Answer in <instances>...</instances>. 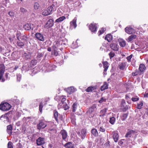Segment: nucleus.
<instances>
[{"label": "nucleus", "instance_id": "8", "mask_svg": "<svg viewBox=\"0 0 148 148\" xmlns=\"http://www.w3.org/2000/svg\"><path fill=\"white\" fill-rule=\"evenodd\" d=\"M89 29L92 32L95 33L97 31L96 24L91 23L89 26Z\"/></svg>", "mask_w": 148, "mask_h": 148}, {"label": "nucleus", "instance_id": "26", "mask_svg": "<svg viewBox=\"0 0 148 148\" xmlns=\"http://www.w3.org/2000/svg\"><path fill=\"white\" fill-rule=\"evenodd\" d=\"M108 84L106 82H104L101 88V91H103L106 89L108 88Z\"/></svg>", "mask_w": 148, "mask_h": 148}, {"label": "nucleus", "instance_id": "10", "mask_svg": "<svg viewBox=\"0 0 148 148\" xmlns=\"http://www.w3.org/2000/svg\"><path fill=\"white\" fill-rule=\"evenodd\" d=\"M5 71L4 65L2 64L0 65V81L1 80Z\"/></svg>", "mask_w": 148, "mask_h": 148}, {"label": "nucleus", "instance_id": "24", "mask_svg": "<svg viewBox=\"0 0 148 148\" xmlns=\"http://www.w3.org/2000/svg\"><path fill=\"white\" fill-rule=\"evenodd\" d=\"M86 136V130L85 129H83L81 130V138L84 139Z\"/></svg>", "mask_w": 148, "mask_h": 148}, {"label": "nucleus", "instance_id": "62", "mask_svg": "<svg viewBox=\"0 0 148 148\" xmlns=\"http://www.w3.org/2000/svg\"><path fill=\"white\" fill-rule=\"evenodd\" d=\"M8 14L11 17L14 16V13L12 12H9L8 13Z\"/></svg>", "mask_w": 148, "mask_h": 148}, {"label": "nucleus", "instance_id": "7", "mask_svg": "<svg viewBox=\"0 0 148 148\" xmlns=\"http://www.w3.org/2000/svg\"><path fill=\"white\" fill-rule=\"evenodd\" d=\"M47 126L46 123L43 122L42 121H40L39 123L37 125V128L39 130L43 129Z\"/></svg>", "mask_w": 148, "mask_h": 148}, {"label": "nucleus", "instance_id": "23", "mask_svg": "<svg viewBox=\"0 0 148 148\" xmlns=\"http://www.w3.org/2000/svg\"><path fill=\"white\" fill-rule=\"evenodd\" d=\"M76 90V89L73 86L68 88L67 89V92L69 94H71V93L74 92Z\"/></svg>", "mask_w": 148, "mask_h": 148}, {"label": "nucleus", "instance_id": "58", "mask_svg": "<svg viewBox=\"0 0 148 148\" xmlns=\"http://www.w3.org/2000/svg\"><path fill=\"white\" fill-rule=\"evenodd\" d=\"M63 107L65 110H67L69 108V107L68 106L67 104L65 103L63 106Z\"/></svg>", "mask_w": 148, "mask_h": 148}, {"label": "nucleus", "instance_id": "31", "mask_svg": "<svg viewBox=\"0 0 148 148\" xmlns=\"http://www.w3.org/2000/svg\"><path fill=\"white\" fill-rule=\"evenodd\" d=\"M95 89V87L90 86L88 87L87 89H86V91L87 92H91L92 90Z\"/></svg>", "mask_w": 148, "mask_h": 148}, {"label": "nucleus", "instance_id": "12", "mask_svg": "<svg viewBox=\"0 0 148 148\" xmlns=\"http://www.w3.org/2000/svg\"><path fill=\"white\" fill-rule=\"evenodd\" d=\"M55 99L57 100L58 101L61 100L62 103V104H64V101H65L66 100V98L63 97H60L58 96H56L55 98Z\"/></svg>", "mask_w": 148, "mask_h": 148}, {"label": "nucleus", "instance_id": "41", "mask_svg": "<svg viewBox=\"0 0 148 148\" xmlns=\"http://www.w3.org/2000/svg\"><path fill=\"white\" fill-rule=\"evenodd\" d=\"M8 75V73H6L5 74V75L4 77H2L1 79V81L2 82H4L6 80V79H7Z\"/></svg>", "mask_w": 148, "mask_h": 148}, {"label": "nucleus", "instance_id": "18", "mask_svg": "<svg viewBox=\"0 0 148 148\" xmlns=\"http://www.w3.org/2000/svg\"><path fill=\"white\" fill-rule=\"evenodd\" d=\"M70 118L71 120L72 123L74 125L76 124V119L75 114L73 113H71L70 115Z\"/></svg>", "mask_w": 148, "mask_h": 148}, {"label": "nucleus", "instance_id": "45", "mask_svg": "<svg viewBox=\"0 0 148 148\" xmlns=\"http://www.w3.org/2000/svg\"><path fill=\"white\" fill-rule=\"evenodd\" d=\"M121 109L124 112L126 111L128 109V107L126 105L123 106H121Z\"/></svg>", "mask_w": 148, "mask_h": 148}, {"label": "nucleus", "instance_id": "30", "mask_svg": "<svg viewBox=\"0 0 148 148\" xmlns=\"http://www.w3.org/2000/svg\"><path fill=\"white\" fill-rule=\"evenodd\" d=\"M112 36L110 34H108L106 36L105 39L107 40L108 42H110L112 39Z\"/></svg>", "mask_w": 148, "mask_h": 148}, {"label": "nucleus", "instance_id": "56", "mask_svg": "<svg viewBox=\"0 0 148 148\" xmlns=\"http://www.w3.org/2000/svg\"><path fill=\"white\" fill-rule=\"evenodd\" d=\"M133 57V55L131 54L129 56H127L126 58L127 59V60L128 62H130L131 61V59Z\"/></svg>", "mask_w": 148, "mask_h": 148}, {"label": "nucleus", "instance_id": "29", "mask_svg": "<svg viewBox=\"0 0 148 148\" xmlns=\"http://www.w3.org/2000/svg\"><path fill=\"white\" fill-rule=\"evenodd\" d=\"M126 64L123 63H121L119 64L118 67L121 70H124Z\"/></svg>", "mask_w": 148, "mask_h": 148}, {"label": "nucleus", "instance_id": "44", "mask_svg": "<svg viewBox=\"0 0 148 148\" xmlns=\"http://www.w3.org/2000/svg\"><path fill=\"white\" fill-rule=\"evenodd\" d=\"M99 130L102 132H104L106 131V128L103 126H100L99 129Z\"/></svg>", "mask_w": 148, "mask_h": 148}, {"label": "nucleus", "instance_id": "48", "mask_svg": "<svg viewBox=\"0 0 148 148\" xmlns=\"http://www.w3.org/2000/svg\"><path fill=\"white\" fill-rule=\"evenodd\" d=\"M3 119H6L7 120H8L9 119L8 117L7 116L4 115H2L0 117V119H1V120H3Z\"/></svg>", "mask_w": 148, "mask_h": 148}, {"label": "nucleus", "instance_id": "61", "mask_svg": "<svg viewBox=\"0 0 148 148\" xmlns=\"http://www.w3.org/2000/svg\"><path fill=\"white\" fill-rule=\"evenodd\" d=\"M125 104L126 103L125 101L124 100H123L121 102V106H122L125 105Z\"/></svg>", "mask_w": 148, "mask_h": 148}, {"label": "nucleus", "instance_id": "40", "mask_svg": "<svg viewBox=\"0 0 148 148\" xmlns=\"http://www.w3.org/2000/svg\"><path fill=\"white\" fill-rule=\"evenodd\" d=\"M140 72L137 70H136L134 72L132 73V75L133 76H136L138 75H140Z\"/></svg>", "mask_w": 148, "mask_h": 148}, {"label": "nucleus", "instance_id": "52", "mask_svg": "<svg viewBox=\"0 0 148 148\" xmlns=\"http://www.w3.org/2000/svg\"><path fill=\"white\" fill-rule=\"evenodd\" d=\"M8 148H13L12 146V143L10 141L9 142L8 144Z\"/></svg>", "mask_w": 148, "mask_h": 148}, {"label": "nucleus", "instance_id": "38", "mask_svg": "<svg viewBox=\"0 0 148 148\" xmlns=\"http://www.w3.org/2000/svg\"><path fill=\"white\" fill-rule=\"evenodd\" d=\"M136 35H132L130 36H129L128 38V39L129 41H131L133 40V39H135L136 38Z\"/></svg>", "mask_w": 148, "mask_h": 148}, {"label": "nucleus", "instance_id": "35", "mask_svg": "<svg viewBox=\"0 0 148 148\" xmlns=\"http://www.w3.org/2000/svg\"><path fill=\"white\" fill-rule=\"evenodd\" d=\"M65 18V17L64 16H62L57 19L56 22H60L64 20Z\"/></svg>", "mask_w": 148, "mask_h": 148}, {"label": "nucleus", "instance_id": "21", "mask_svg": "<svg viewBox=\"0 0 148 148\" xmlns=\"http://www.w3.org/2000/svg\"><path fill=\"white\" fill-rule=\"evenodd\" d=\"M16 36L17 39L18 40H19V39L20 38V39L22 40L26 41L27 39V36L25 35L22 36L20 37V35L18 34H17Z\"/></svg>", "mask_w": 148, "mask_h": 148}, {"label": "nucleus", "instance_id": "46", "mask_svg": "<svg viewBox=\"0 0 148 148\" xmlns=\"http://www.w3.org/2000/svg\"><path fill=\"white\" fill-rule=\"evenodd\" d=\"M42 14L44 16H47L49 15L50 14V13L49 12L47 11L46 10H45L42 12Z\"/></svg>", "mask_w": 148, "mask_h": 148}, {"label": "nucleus", "instance_id": "6", "mask_svg": "<svg viewBox=\"0 0 148 148\" xmlns=\"http://www.w3.org/2000/svg\"><path fill=\"white\" fill-rule=\"evenodd\" d=\"M36 38L39 40L43 42L45 40L44 36L43 34L40 33H36L35 34Z\"/></svg>", "mask_w": 148, "mask_h": 148}, {"label": "nucleus", "instance_id": "3", "mask_svg": "<svg viewBox=\"0 0 148 148\" xmlns=\"http://www.w3.org/2000/svg\"><path fill=\"white\" fill-rule=\"evenodd\" d=\"M37 63V61L36 60H33L31 61L30 62V65L28 66V67H27V66H23L22 68L23 69L26 70V71L29 70L30 68L33 66L36 65Z\"/></svg>", "mask_w": 148, "mask_h": 148}, {"label": "nucleus", "instance_id": "13", "mask_svg": "<svg viewBox=\"0 0 148 148\" xmlns=\"http://www.w3.org/2000/svg\"><path fill=\"white\" fill-rule=\"evenodd\" d=\"M77 18L75 17L72 21L70 23V28L72 29L73 28H75L77 27V24L76 23Z\"/></svg>", "mask_w": 148, "mask_h": 148}, {"label": "nucleus", "instance_id": "5", "mask_svg": "<svg viewBox=\"0 0 148 148\" xmlns=\"http://www.w3.org/2000/svg\"><path fill=\"white\" fill-rule=\"evenodd\" d=\"M37 145H41L45 143V138L39 137L36 140Z\"/></svg>", "mask_w": 148, "mask_h": 148}, {"label": "nucleus", "instance_id": "17", "mask_svg": "<svg viewBox=\"0 0 148 148\" xmlns=\"http://www.w3.org/2000/svg\"><path fill=\"white\" fill-rule=\"evenodd\" d=\"M103 67L104 68L103 74L104 75H106V73H105V72L107 71L108 67V63L107 61L103 62Z\"/></svg>", "mask_w": 148, "mask_h": 148}, {"label": "nucleus", "instance_id": "11", "mask_svg": "<svg viewBox=\"0 0 148 148\" xmlns=\"http://www.w3.org/2000/svg\"><path fill=\"white\" fill-rule=\"evenodd\" d=\"M54 116L56 121H58V119L61 120L62 119V116L60 114H58L57 111H55L54 112Z\"/></svg>", "mask_w": 148, "mask_h": 148}, {"label": "nucleus", "instance_id": "9", "mask_svg": "<svg viewBox=\"0 0 148 148\" xmlns=\"http://www.w3.org/2000/svg\"><path fill=\"white\" fill-rule=\"evenodd\" d=\"M57 7V6H55L54 4H53L50 6L48 7L46 10L51 14L52 11H54L56 10Z\"/></svg>", "mask_w": 148, "mask_h": 148}, {"label": "nucleus", "instance_id": "15", "mask_svg": "<svg viewBox=\"0 0 148 148\" xmlns=\"http://www.w3.org/2000/svg\"><path fill=\"white\" fill-rule=\"evenodd\" d=\"M60 134L62 135V137L63 140L65 139L67 136V133L65 130H62L61 131Z\"/></svg>", "mask_w": 148, "mask_h": 148}, {"label": "nucleus", "instance_id": "37", "mask_svg": "<svg viewBox=\"0 0 148 148\" xmlns=\"http://www.w3.org/2000/svg\"><path fill=\"white\" fill-rule=\"evenodd\" d=\"M20 12L23 14H25L27 12V10L23 7H21L20 8Z\"/></svg>", "mask_w": 148, "mask_h": 148}, {"label": "nucleus", "instance_id": "60", "mask_svg": "<svg viewBox=\"0 0 148 148\" xmlns=\"http://www.w3.org/2000/svg\"><path fill=\"white\" fill-rule=\"evenodd\" d=\"M139 99L138 98L136 97H133L132 98V100L133 101H136L138 100Z\"/></svg>", "mask_w": 148, "mask_h": 148}, {"label": "nucleus", "instance_id": "43", "mask_svg": "<svg viewBox=\"0 0 148 148\" xmlns=\"http://www.w3.org/2000/svg\"><path fill=\"white\" fill-rule=\"evenodd\" d=\"M40 7V5L39 3L37 2H36L34 3V8L37 10Z\"/></svg>", "mask_w": 148, "mask_h": 148}, {"label": "nucleus", "instance_id": "16", "mask_svg": "<svg viewBox=\"0 0 148 148\" xmlns=\"http://www.w3.org/2000/svg\"><path fill=\"white\" fill-rule=\"evenodd\" d=\"M113 137L115 142H117L119 138V136L117 132H113Z\"/></svg>", "mask_w": 148, "mask_h": 148}, {"label": "nucleus", "instance_id": "63", "mask_svg": "<svg viewBox=\"0 0 148 148\" xmlns=\"http://www.w3.org/2000/svg\"><path fill=\"white\" fill-rule=\"evenodd\" d=\"M54 55L57 56L58 55V52L56 50H54V52H53Z\"/></svg>", "mask_w": 148, "mask_h": 148}, {"label": "nucleus", "instance_id": "51", "mask_svg": "<svg viewBox=\"0 0 148 148\" xmlns=\"http://www.w3.org/2000/svg\"><path fill=\"white\" fill-rule=\"evenodd\" d=\"M109 56L110 58L111 59L113 57L114 55L115 54L112 51H111L109 54Z\"/></svg>", "mask_w": 148, "mask_h": 148}, {"label": "nucleus", "instance_id": "1", "mask_svg": "<svg viewBox=\"0 0 148 148\" xmlns=\"http://www.w3.org/2000/svg\"><path fill=\"white\" fill-rule=\"evenodd\" d=\"M96 107L95 105H93L87 111V114L89 117L92 118L94 116L95 114V109Z\"/></svg>", "mask_w": 148, "mask_h": 148}, {"label": "nucleus", "instance_id": "54", "mask_svg": "<svg viewBox=\"0 0 148 148\" xmlns=\"http://www.w3.org/2000/svg\"><path fill=\"white\" fill-rule=\"evenodd\" d=\"M17 80L19 82L21 80V75L19 74L16 75Z\"/></svg>", "mask_w": 148, "mask_h": 148}, {"label": "nucleus", "instance_id": "47", "mask_svg": "<svg viewBox=\"0 0 148 148\" xmlns=\"http://www.w3.org/2000/svg\"><path fill=\"white\" fill-rule=\"evenodd\" d=\"M77 104L75 103H74L72 106V111L73 112H75L76 111L77 108Z\"/></svg>", "mask_w": 148, "mask_h": 148}, {"label": "nucleus", "instance_id": "42", "mask_svg": "<svg viewBox=\"0 0 148 148\" xmlns=\"http://www.w3.org/2000/svg\"><path fill=\"white\" fill-rule=\"evenodd\" d=\"M106 29L105 28H102L101 29V30H100L99 32V33L98 35L99 36L101 34H103L104 32L106 31Z\"/></svg>", "mask_w": 148, "mask_h": 148}, {"label": "nucleus", "instance_id": "4", "mask_svg": "<svg viewBox=\"0 0 148 148\" xmlns=\"http://www.w3.org/2000/svg\"><path fill=\"white\" fill-rule=\"evenodd\" d=\"M54 25V21L53 19H49L46 23L45 25V27L47 29H49L52 27Z\"/></svg>", "mask_w": 148, "mask_h": 148}, {"label": "nucleus", "instance_id": "28", "mask_svg": "<svg viewBox=\"0 0 148 148\" xmlns=\"http://www.w3.org/2000/svg\"><path fill=\"white\" fill-rule=\"evenodd\" d=\"M128 114L127 113L122 114L120 116L121 119L123 121L125 120L128 116Z\"/></svg>", "mask_w": 148, "mask_h": 148}, {"label": "nucleus", "instance_id": "22", "mask_svg": "<svg viewBox=\"0 0 148 148\" xmlns=\"http://www.w3.org/2000/svg\"><path fill=\"white\" fill-rule=\"evenodd\" d=\"M12 127L11 125H8L7 126V131L9 135H11L12 133Z\"/></svg>", "mask_w": 148, "mask_h": 148}, {"label": "nucleus", "instance_id": "64", "mask_svg": "<svg viewBox=\"0 0 148 148\" xmlns=\"http://www.w3.org/2000/svg\"><path fill=\"white\" fill-rule=\"evenodd\" d=\"M123 143V142L122 141V140H120L118 144L119 145H122Z\"/></svg>", "mask_w": 148, "mask_h": 148}, {"label": "nucleus", "instance_id": "33", "mask_svg": "<svg viewBox=\"0 0 148 148\" xmlns=\"http://www.w3.org/2000/svg\"><path fill=\"white\" fill-rule=\"evenodd\" d=\"M31 54L29 53H25L23 54V56L26 59L29 58L31 57Z\"/></svg>", "mask_w": 148, "mask_h": 148}, {"label": "nucleus", "instance_id": "39", "mask_svg": "<svg viewBox=\"0 0 148 148\" xmlns=\"http://www.w3.org/2000/svg\"><path fill=\"white\" fill-rule=\"evenodd\" d=\"M119 44L122 47H125L126 45L125 42L123 40L120 41L119 42Z\"/></svg>", "mask_w": 148, "mask_h": 148}, {"label": "nucleus", "instance_id": "14", "mask_svg": "<svg viewBox=\"0 0 148 148\" xmlns=\"http://www.w3.org/2000/svg\"><path fill=\"white\" fill-rule=\"evenodd\" d=\"M125 30L126 33L129 34H131L134 32V30L132 28L128 27H126Z\"/></svg>", "mask_w": 148, "mask_h": 148}, {"label": "nucleus", "instance_id": "50", "mask_svg": "<svg viewBox=\"0 0 148 148\" xmlns=\"http://www.w3.org/2000/svg\"><path fill=\"white\" fill-rule=\"evenodd\" d=\"M67 148H73V146L72 143H69L66 144Z\"/></svg>", "mask_w": 148, "mask_h": 148}, {"label": "nucleus", "instance_id": "27", "mask_svg": "<svg viewBox=\"0 0 148 148\" xmlns=\"http://www.w3.org/2000/svg\"><path fill=\"white\" fill-rule=\"evenodd\" d=\"M135 132L133 130H130L126 134L125 136L126 137H130L132 136V134H134Z\"/></svg>", "mask_w": 148, "mask_h": 148}, {"label": "nucleus", "instance_id": "57", "mask_svg": "<svg viewBox=\"0 0 148 148\" xmlns=\"http://www.w3.org/2000/svg\"><path fill=\"white\" fill-rule=\"evenodd\" d=\"M43 54L42 53H38L37 56V58H40L42 57L43 56Z\"/></svg>", "mask_w": 148, "mask_h": 148}, {"label": "nucleus", "instance_id": "53", "mask_svg": "<svg viewBox=\"0 0 148 148\" xmlns=\"http://www.w3.org/2000/svg\"><path fill=\"white\" fill-rule=\"evenodd\" d=\"M43 108V103L42 102H41L40 103V104L39 107V110L40 112H42V108Z\"/></svg>", "mask_w": 148, "mask_h": 148}, {"label": "nucleus", "instance_id": "59", "mask_svg": "<svg viewBox=\"0 0 148 148\" xmlns=\"http://www.w3.org/2000/svg\"><path fill=\"white\" fill-rule=\"evenodd\" d=\"M106 99L104 97H102L101 98L100 100L99 101V103H102L103 101H105Z\"/></svg>", "mask_w": 148, "mask_h": 148}, {"label": "nucleus", "instance_id": "19", "mask_svg": "<svg viewBox=\"0 0 148 148\" xmlns=\"http://www.w3.org/2000/svg\"><path fill=\"white\" fill-rule=\"evenodd\" d=\"M111 48L113 50L117 51L118 50V45L115 43H112L110 45Z\"/></svg>", "mask_w": 148, "mask_h": 148}, {"label": "nucleus", "instance_id": "32", "mask_svg": "<svg viewBox=\"0 0 148 148\" xmlns=\"http://www.w3.org/2000/svg\"><path fill=\"white\" fill-rule=\"evenodd\" d=\"M91 133L94 136H97L98 135V132L96 129H93L91 130Z\"/></svg>", "mask_w": 148, "mask_h": 148}, {"label": "nucleus", "instance_id": "20", "mask_svg": "<svg viewBox=\"0 0 148 148\" xmlns=\"http://www.w3.org/2000/svg\"><path fill=\"white\" fill-rule=\"evenodd\" d=\"M145 69V65L143 64H140L139 66V71L140 72V74L141 75Z\"/></svg>", "mask_w": 148, "mask_h": 148}, {"label": "nucleus", "instance_id": "36", "mask_svg": "<svg viewBox=\"0 0 148 148\" xmlns=\"http://www.w3.org/2000/svg\"><path fill=\"white\" fill-rule=\"evenodd\" d=\"M115 121V119L114 117H112L110 119L109 122L112 125H113Z\"/></svg>", "mask_w": 148, "mask_h": 148}, {"label": "nucleus", "instance_id": "25", "mask_svg": "<svg viewBox=\"0 0 148 148\" xmlns=\"http://www.w3.org/2000/svg\"><path fill=\"white\" fill-rule=\"evenodd\" d=\"M24 29L26 30H29L31 29V26L30 24H26L24 25Z\"/></svg>", "mask_w": 148, "mask_h": 148}, {"label": "nucleus", "instance_id": "2", "mask_svg": "<svg viewBox=\"0 0 148 148\" xmlns=\"http://www.w3.org/2000/svg\"><path fill=\"white\" fill-rule=\"evenodd\" d=\"M11 107V106L9 104L5 102L0 105V110L2 111H7L9 110Z\"/></svg>", "mask_w": 148, "mask_h": 148}, {"label": "nucleus", "instance_id": "49", "mask_svg": "<svg viewBox=\"0 0 148 148\" xmlns=\"http://www.w3.org/2000/svg\"><path fill=\"white\" fill-rule=\"evenodd\" d=\"M143 105V103L142 101L140 102L137 106V108L138 109H140L141 108V107Z\"/></svg>", "mask_w": 148, "mask_h": 148}, {"label": "nucleus", "instance_id": "55", "mask_svg": "<svg viewBox=\"0 0 148 148\" xmlns=\"http://www.w3.org/2000/svg\"><path fill=\"white\" fill-rule=\"evenodd\" d=\"M17 44L18 46L21 47L23 46L24 45V43L20 41H18L17 42Z\"/></svg>", "mask_w": 148, "mask_h": 148}, {"label": "nucleus", "instance_id": "34", "mask_svg": "<svg viewBox=\"0 0 148 148\" xmlns=\"http://www.w3.org/2000/svg\"><path fill=\"white\" fill-rule=\"evenodd\" d=\"M107 110V108H104V109L101 110L100 113L102 116H103L105 115L106 113V112Z\"/></svg>", "mask_w": 148, "mask_h": 148}]
</instances>
